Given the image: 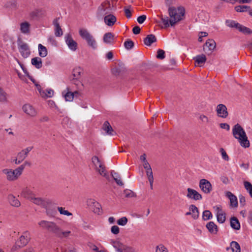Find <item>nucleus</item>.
Listing matches in <instances>:
<instances>
[{
	"instance_id": "f704fd0d",
	"label": "nucleus",
	"mask_w": 252,
	"mask_h": 252,
	"mask_svg": "<svg viewBox=\"0 0 252 252\" xmlns=\"http://www.w3.org/2000/svg\"><path fill=\"white\" fill-rule=\"evenodd\" d=\"M111 175L113 177L114 180L116 182L117 185L119 186H122L124 185V184L121 180V177L120 175L116 172H115L114 171H111Z\"/></svg>"
},
{
	"instance_id": "7ed1b4c3",
	"label": "nucleus",
	"mask_w": 252,
	"mask_h": 252,
	"mask_svg": "<svg viewBox=\"0 0 252 252\" xmlns=\"http://www.w3.org/2000/svg\"><path fill=\"white\" fill-rule=\"evenodd\" d=\"M116 1L115 0H106L98 6L96 16L99 19H102L103 17L115 10Z\"/></svg>"
},
{
	"instance_id": "5fc2aeb1",
	"label": "nucleus",
	"mask_w": 252,
	"mask_h": 252,
	"mask_svg": "<svg viewBox=\"0 0 252 252\" xmlns=\"http://www.w3.org/2000/svg\"><path fill=\"white\" fill-rule=\"evenodd\" d=\"M156 252H168V251L164 245L160 244L156 247Z\"/></svg>"
},
{
	"instance_id": "c9c22d12",
	"label": "nucleus",
	"mask_w": 252,
	"mask_h": 252,
	"mask_svg": "<svg viewBox=\"0 0 252 252\" xmlns=\"http://www.w3.org/2000/svg\"><path fill=\"white\" fill-rule=\"evenodd\" d=\"M193 60L199 65H201L206 61V56L203 55H198L193 58Z\"/></svg>"
},
{
	"instance_id": "ea45409f",
	"label": "nucleus",
	"mask_w": 252,
	"mask_h": 252,
	"mask_svg": "<svg viewBox=\"0 0 252 252\" xmlns=\"http://www.w3.org/2000/svg\"><path fill=\"white\" fill-rule=\"evenodd\" d=\"M230 247L233 252H241L240 246L237 242H231L230 243Z\"/></svg>"
},
{
	"instance_id": "c85d7f7f",
	"label": "nucleus",
	"mask_w": 252,
	"mask_h": 252,
	"mask_svg": "<svg viewBox=\"0 0 252 252\" xmlns=\"http://www.w3.org/2000/svg\"><path fill=\"white\" fill-rule=\"evenodd\" d=\"M45 11L43 8H36L30 13V15L32 18L39 17L43 15Z\"/></svg>"
},
{
	"instance_id": "69168bd1",
	"label": "nucleus",
	"mask_w": 252,
	"mask_h": 252,
	"mask_svg": "<svg viewBox=\"0 0 252 252\" xmlns=\"http://www.w3.org/2000/svg\"><path fill=\"white\" fill-rule=\"evenodd\" d=\"M146 19V16L145 15H143L139 16L137 19V21L139 24H142L144 22Z\"/></svg>"
},
{
	"instance_id": "49530a36",
	"label": "nucleus",
	"mask_w": 252,
	"mask_h": 252,
	"mask_svg": "<svg viewBox=\"0 0 252 252\" xmlns=\"http://www.w3.org/2000/svg\"><path fill=\"white\" fill-rule=\"evenodd\" d=\"M213 216L211 212L209 210H205L203 212L202 218L205 220H207L212 219Z\"/></svg>"
},
{
	"instance_id": "3c124183",
	"label": "nucleus",
	"mask_w": 252,
	"mask_h": 252,
	"mask_svg": "<svg viewBox=\"0 0 252 252\" xmlns=\"http://www.w3.org/2000/svg\"><path fill=\"white\" fill-rule=\"evenodd\" d=\"M250 7L247 5H238L235 6V9L238 12H243L247 10V9H249Z\"/></svg>"
},
{
	"instance_id": "e2e57ef3",
	"label": "nucleus",
	"mask_w": 252,
	"mask_h": 252,
	"mask_svg": "<svg viewBox=\"0 0 252 252\" xmlns=\"http://www.w3.org/2000/svg\"><path fill=\"white\" fill-rule=\"evenodd\" d=\"M164 54H165V52L163 50H158V54H157V57L158 59H163L165 58Z\"/></svg>"
},
{
	"instance_id": "338daca9",
	"label": "nucleus",
	"mask_w": 252,
	"mask_h": 252,
	"mask_svg": "<svg viewBox=\"0 0 252 252\" xmlns=\"http://www.w3.org/2000/svg\"><path fill=\"white\" fill-rule=\"evenodd\" d=\"M199 119L204 123H208L209 122V119L208 118L204 115H201L199 116Z\"/></svg>"
},
{
	"instance_id": "a18cd8bd",
	"label": "nucleus",
	"mask_w": 252,
	"mask_h": 252,
	"mask_svg": "<svg viewBox=\"0 0 252 252\" xmlns=\"http://www.w3.org/2000/svg\"><path fill=\"white\" fill-rule=\"evenodd\" d=\"M245 188L247 191L249 193L251 197H252V185L248 181L244 182Z\"/></svg>"
},
{
	"instance_id": "4d7b16f0",
	"label": "nucleus",
	"mask_w": 252,
	"mask_h": 252,
	"mask_svg": "<svg viewBox=\"0 0 252 252\" xmlns=\"http://www.w3.org/2000/svg\"><path fill=\"white\" fill-rule=\"evenodd\" d=\"M55 35L57 37H60L63 34V32L61 27H57L54 28Z\"/></svg>"
},
{
	"instance_id": "412c9836",
	"label": "nucleus",
	"mask_w": 252,
	"mask_h": 252,
	"mask_svg": "<svg viewBox=\"0 0 252 252\" xmlns=\"http://www.w3.org/2000/svg\"><path fill=\"white\" fill-rule=\"evenodd\" d=\"M103 18L105 24L109 27L113 26L117 21L116 16L110 13L105 15Z\"/></svg>"
},
{
	"instance_id": "a878e982",
	"label": "nucleus",
	"mask_w": 252,
	"mask_h": 252,
	"mask_svg": "<svg viewBox=\"0 0 252 252\" xmlns=\"http://www.w3.org/2000/svg\"><path fill=\"white\" fill-rule=\"evenodd\" d=\"M31 63L37 69H40L42 66V60L38 57L32 58L31 60Z\"/></svg>"
},
{
	"instance_id": "8fccbe9b",
	"label": "nucleus",
	"mask_w": 252,
	"mask_h": 252,
	"mask_svg": "<svg viewBox=\"0 0 252 252\" xmlns=\"http://www.w3.org/2000/svg\"><path fill=\"white\" fill-rule=\"evenodd\" d=\"M128 222V220L126 217H123L118 220L117 223L120 226H125Z\"/></svg>"
},
{
	"instance_id": "c03bdc74",
	"label": "nucleus",
	"mask_w": 252,
	"mask_h": 252,
	"mask_svg": "<svg viewBox=\"0 0 252 252\" xmlns=\"http://www.w3.org/2000/svg\"><path fill=\"white\" fill-rule=\"evenodd\" d=\"M237 30H238L240 32L245 34H250L252 32V31L251 30V29L245 26H243L241 24H240V26L238 27Z\"/></svg>"
},
{
	"instance_id": "4be33fe9",
	"label": "nucleus",
	"mask_w": 252,
	"mask_h": 252,
	"mask_svg": "<svg viewBox=\"0 0 252 252\" xmlns=\"http://www.w3.org/2000/svg\"><path fill=\"white\" fill-rule=\"evenodd\" d=\"M62 95L66 101H72L74 97V94L72 93L68 87L62 92Z\"/></svg>"
},
{
	"instance_id": "052dcab7",
	"label": "nucleus",
	"mask_w": 252,
	"mask_h": 252,
	"mask_svg": "<svg viewBox=\"0 0 252 252\" xmlns=\"http://www.w3.org/2000/svg\"><path fill=\"white\" fill-rule=\"evenodd\" d=\"M8 199L9 203L13 206H15L16 201L15 200V196L10 194L8 195Z\"/></svg>"
},
{
	"instance_id": "c756f323",
	"label": "nucleus",
	"mask_w": 252,
	"mask_h": 252,
	"mask_svg": "<svg viewBox=\"0 0 252 252\" xmlns=\"http://www.w3.org/2000/svg\"><path fill=\"white\" fill-rule=\"evenodd\" d=\"M112 245L117 252H122L125 244L120 241H114L112 242Z\"/></svg>"
},
{
	"instance_id": "f3484780",
	"label": "nucleus",
	"mask_w": 252,
	"mask_h": 252,
	"mask_svg": "<svg viewBox=\"0 0 252 252\" xmlns=\"http://www.w3.org/2000/svg\"><path fill=\"white\" fill-rule=\"evenodd\" d=\"M32 147H28L18 153L17 155V164L20 163L27 157L28 154L32 150Z\"/></svg>"
},
{
	"instance_id": "9d476101",
	"label": "nucleus",
	"mask_w": 252,
	"mask_h": 252,
	"mask_svg": "<svg viewBox=\"0 0 252 252\" xmlns=\"http://www.w3.org/2000/svg\"><path fill=\"white\" fill-rule=\"evenodd\" d=\"M24 113L31 117H35L37 115V111L31 104H25L22 107Z\"/></svg>"
},
{
	"instance_id": "bb28decb",
	"label": "nucleus",
	"mask_w": 252,
	"mask_h": 252,
	"mask_svg": "<svg viewBox=\"0 0 252 252\" xmlns=\"http://www.w3.org/2000/svg\"><path fill=\"white\" fill-rule=\"evenodd\" d=\"M157 41L156 36L154 34H149L144 40V44L147 46H150L153 43Z\"/></svg>"
},
{
	"instance_id": "cd10ccee",
	"label": "nucleus",
	"mask_w": 252,
	"mask_h": 252,
	"mask_svg": "<svg viewBox=\"0 0 252 252\" xmlns=\"http://www.w3.org/2000/svg\"><path fill=\"white\" fill-rule=\"evenodd\" d=\"M38 51L39 56L41 58H45L47 56V49L46 47L41 44L38 45Z\"/></svg>"
},
{
	"instance_id": "5701e85b",
	"label": "nucleus",
	"mask_w": 252,
	"mask_h": 252,
	"mask_svg": "<svg viewBox=\"0 0 252 252\" xmlns=\"http://www.w3.org/2000/svg\"><path fill=\"white\" fill-rule=\"evenodd\" d=\"M103 42L107 44H112L114 41V34L111 32L105 33L103 37Z\"/></svg>"
},
{
	"instance_id": "393cba45",
	"label": "nucleus",
	"mask_w": 252,
	"mask_h": 252,
	"mask_svg": "<svg viewBox=\"0 0 252 252\" xmlns=\"http://www.w3.org/2000/svg\"><path fill=\"white\" fill-rule=\"evenodd\" d=\"M2 172L7 175V179L8 181H13L16 178V175L14 170L11 169H5L2 170Z\"/></svg>"
},
{
	"instance_id": "a19ab883",
	"label": "nucleus",
	"mask_w": 252,
	"mask_h": 252,
	"mask_svg": "<svg viewBox=\"0 0 252 252\" xmlns=\"http://www.w3.org/2000/svg\"><path fill=\"white\" fill-rule=\"evenodd\" d=\"M27 165H30L29 163L27 161H25L22 165L17 168V178L22 174L23 170Z\"/></svg>"
},
{
	"instance_id": "4468645a",
	"label": "nucleus",
	"mask_w": 252,
	"mask_h": 252,
	"mask_svg": "<svg viewBox=\"0 0 252 252\" xmlns=\"http://www.w3.org/2000/svg\"><path fill=\"white\" fill-rule=\"evenodd\" d=\"M19 52L22 56L26 58L30 55V50L28 44L26 43H20L18 47Z\"/></svg>"
},
{
	"instance_id": "0e129e2a",
	"label": "nucleus",
	"mask_w": 252,
	"mask_h": 252,
	"mask_svg": "<svg viewBox=\"0 0 252 252\" xmlns=\"http://www.w3.org/2000/svg\"><path fill=\"white\" fill-rule=\"evenodd\" d=\"M62 252H75V249L70 247H65L62 248Z\"/></svg>"
},
{
	"instance_id": "473e14b6",
	"label": "nucleus",
	"mask_w": 252,
	"mask_h": 252,
	"mask_svg": "<svg viewBox=\"0 0 252 252\" xmlns=\"http://www.w3.org/2000/svg\"><path fill=\"white\" fill-rule=\"evenodd\" d=\"M189 210L192 214V217L193 219H197L199 217L198 208L194 205H191L189 207Z\"/></svg>"
},
{
	"instance_id": "6e6d98bb",
	"label": "nucleus",
	"mask_w": 252,
	"mask_h": 252,
	"mask_svg": "<svg viewBox=\"0 0 252 252\" xmlns=\"http://www.w3.org/2000/svg\"><path fill=\"white\" fill-rule=\"evenodd\" d=\"M146 173L149 183H151L154 180L152 169L146 170Z\"/></svg>"
},
{
	"instance_id": "e433bc0d",
	"label": "nucleus",
	"mask_w": 252,
	"mask_h": 252,
	"mask_svg": "<svg viewBox=\"0 0 252 252\" xmlns=\"http://www.w3.org/2000/svg\"><path fill=\"white\" fill-rule=\"evenodd\" d=\"M30 200L37 205L43 206L45 203L44 200L40 197H36L35 195L31 198Z\"/></svg>"
},
{
	"instance_id": "2f4dec72",
	"label": "nucleus",
	"mask_w": 252,
	"mask_h": 252,
	"mask_svg": "<svg viewBox=\"0 0 252 252\" xmlns=\"http://www.w3.org/2000/svg\"><path fill=\"white\" fill-rule=\"evenodd\" d=\"M206 227L209 231L213 234H216L218 231L217 226L213 221H210L206 225Z\"/></svg>"
},
{
	"instance_id": "39448f33",
	"label": "nucleus",
	"mask_w": 252,
	"mask_h": 252,
	"mask_svg": "<svg viewBox=\"0 0 252 252\" xmlns=\"http://www.w3.org/2000/svg\"><path fill=\"white\" fill-rule=\"evenodd\" d=\"M94 168L96 171L102 176L106 179L109 178V175L105 169V166L96 156H94L92 158Z\"/></svg>"
},
{
	"instance_id": "0eeeda50",
	"label": "nucleus",
	"mask_w": 252,
	"mask_h": 252,
	"mask_svg": "<svg viewBox=\"0 0 252 252\" xmlns=\"http://www.w3.org/2000/svg\"><path fill=\"white\" fill-rule=\"evenodd\" d=\"M88 207L95 214H99L101 212V205L93 198H89L87 200Z\"/></svg>"
},
{
	"instance_id": "9b49d317",
	"label": "nucleus",
	"mask_w": 252,
	"mask_h": 252,
	"mask_svg": "<svg viewBox=\"0 0 252 252\" xmlns=\"http://www.w3.org/2000/svg\"><path fill=\"white\" fill-rule=\"evenodd\" d=\"M187 192H188L186 196L189 199H193L196 201L200 200L202 199L201 194L195 189L188 188L187 189Z\"/></svg>"
},
{
	"instance_id": "774afa93",
	"label": "nucleus",
	"mask_w": 252,
	"mask_h": 252,
	"mask_svg": "<svg viewBox=\"0 0 252 252\" xmlns=\"http://www.w3.org/2000/svg\"><path fill=\"white\" fill-rule=\"evenodd\" d=\"M124 194L126 197H131L133 196V192L130 190H125Z\"/></svg>"
},
{
	"instance_id": "680f3d73",
	"label": "nucleus",
	"mask_w": 252,
	"mask_h": 252,
	"mask_svg": "<svg viewBox=\"0 0 252 252\" xmlns=\"http://www.w3.org/2000/svg\"><path fill=\"white\" fill-rule=\"evenodd\" d=\"M122 252H135V250L132 247L125 245Z\"/></svg>"
},
{
	"instance_id": "58836bf2",
	"label": "nucleus",
	"mask_w": 252,
	"mask_h": 252,
	"mask_svg": "<svg viewBox=\"0 0 252 252\" xmlns=\"http://www.w3.org/2000/svg\"><path fill=\"white\" fill-rule=\"evenodd\" d=\"M225 23V25L230 28H234L238 29V27L240 26L239 23L231 20H226Z\"/></svg>"
},
{
	"instance_id": "7c9ffc66",
	"label": "nucleus",
	"mask_w": 252,
	"mask_h": 252,
	"mask_svg": "<svg viewBox=\"0 0 252 252\" xmlns=\"http://www.w3.org/2000/svg\"><path fill=\"white\" fill-rule=\"evenodd\" d=\"M21 195L30 200L31 198L34 195V193L30 189L26 188L22 190Z\"/></svg>"
},
{
	"instance_id": "a211bd4d",
	"label": "nucleus",
	"mask_w": 252,
	"mask_h": 252,
	"mask_svg": "<svg viewBox=\"0 0 252 252\" xmlns=\"http://www.w3.org/2000/svg\"><path fill=\"white\" fill-rule=\"evenodd\" d=\"M216 47V43L213 39H208L203 46L204 51L207 54H210Z\"/></svg>"
},
{
	"instance_id": "de8ad7c7",
	"label": "nucleus",
	"mask_w": 252,
	"mask_h": 252,
	"mask_svg": "<svg viewBox=\"0 0 252 252\" xmlns=\"http://www.w3.org/2000/svg\"><path fill=\"white\" fill-rule=\"evenodd\" d=\"M58 210L61 215L67 216H71L72 215L71 213L68 212L67 210H66L64 208L62 207H58Z\"/></svg>"
},
{
	"instance_id": "f257e3e1",
	"label": "nucleus",
	"mask_w": 252,
	"mask_h": 252,
	"mask_svg": "<svg viewBox=\"0 0 252 252\" xmlns=\"http://www.w3.org/2000/svg\"><path fill=\"white\" fill-rule=\"evenodd\" d=\"M168 12L170 18L167 16L160 17V20L163 24L162 28H166L170 26H173L175 24L183 19L185 14V9L184 7L179 6H169Z\"/></svg>"
},
{
	"instance_id": "2eb2a0df",
	"label": "nucleus",
	"mask_w": 252,
	"mask_h": 252,
	"mask_svg": "<svg viewBox=\"0 0 252 252\" xmlns=\"http://www.w3.org/2000/svg\"><path fill=\"white\" fill-rule=\"evenodd\" d=\"M30 240V234L28 231H25L20 236L17 242V246L22 247L26 246Z\"/></svg>"
},
{
	"instance_id": "dca6fc26",
	"label": "nucleus",
	"mask_w": 252,
	"mask_h": 252,
	"mask_svg": "<svg viewBox=\"0 0 252 252\" xmlns=\"http://www.w3.org/2000/svg\"><path fill=\"white\" fill-rule=\"evenodd\" d=\"M216 111L218 116L222 118H226L228 115L226 107L222 104L217 105Z\"/></svg>"
},
{
	"instance_id": "6e6552de",
	"label": "nucleus",
	"mask_w": 252,
	"mask_h": 252,
	"mask_svg": "<svg viewBox=\"0 0 252 252\" xmlns=\"http://www.w3.org/2000/svg\"><path fill=\"white\" fill-rule=\"evenodd\" d=\"M199 186L201 191L206 194L210 193L213 189L211 183L205 179H202L199 181Z\"/></svg>"
},
{
	"instance_id": "37998d69",
	"label": "nucleus",
	"mask_w": 252,
	"mask_h": 252,
	"mask_svg": "<svg viewBox=\"0 0 252 252\" xmlns=\"http://www.w3.org/2000/svg\"><path fill=\"white\" fill-rule=\"evenodd\" d=\"M19 65L21 66L22 70H23L24 72L29 77L30 79L32 82V83L35 85V86L36 87V85L40 86L39 84H38L36 81L31 76L28 71L26 68L24 67L23 65H22L20 63H19Z\"/></svg>"
},
{
	"instance_id": "13d9d810",
	"label": "nucleus",
	"mask_w": 252,
	"mask_h": 252,
	"mask_svg": "<svg viewBox=\"0 0 252 252\" xmlns=\"http://www.w3.org/2000/svg\"><path fill=\"white\" fill-rule=\"evenodd\" d=\"M220 152L222 158L224 159L225 160L228 161L229 160V157L228 155H227L226 152L223 148H220Z\"/></svg>"
},
{
	"instance_id": "79ce46f5",
	"label": "nucleus",
	"mask_w": 252,
	"mask_h": 252,
	"mask_svg": "<svg viewBox=\"0 0 252 252\" xmlns=\"http://www.w3.org/2000/svg\"><path fill=\"white\" fill-rule=\"evenodd\" d=\"M82 71V69L81 67H77L74 68L72 71L73 78H79Z\"/></svg>"
},
{
	"instance_id": "864d4df0",
	"label": "nucleus",
	"mask_w": 252,
	"mask_h": 252,
	"mask_svg": "<svg viewBox=\"0 0 252 252\" xmlns=\"http://www.w3.org/2000/svg\"><path fill=\"white\" fill-rule=\"evenodd\" d=\"M47 42L52 46L56 47L58 43L55 38L53 36H50L47 39Z\"/></svg>"
},
{
	"instance_id": "72a5a7b5",
	"label": "nucleus",
	"mask_w": 252,
	"mask_h": 252,
	"mask_svg": "<svg viewBox=\"0 0 252 252\" xmlns=\"http://www.w3.org/2000/svg\"><path fill=\"white\" fill-rule=\"evenodd\" d=\"M230 225L232 228L235 230H239L240 228V224L239 220L235 217H233L231 219Z\"/></svg>"
},
{
	"instance_id": "f03ea898",
	"label": "nucleus",
	"mask_w": 252,
	"mask_h": 252,
	"mask_svg": "<svg viewBox=\"0 0 252 252\" xmlns=\"http://www.w3.org/2000/svg\"><path fill=\"white\" fill-rule=\"evenodd\" d=\"M232 134L235 138L238 140L242 147L244 148L250 147V142L246 132L239 124H237L234 126L232 128Z\"/></svg>"
},
{
	"instance_id": "4c0bfd02",
	"label": "nucleus",
	"mask_w": 252,
	"mask_h": 252,
	"mask_svg": "<svg viewBox=\"0 0 252 252\" xmlns=\"http://www.w3.org/2000/svg\"><path fill=\"white\" fill-rule=\"evenodd\" d=\"M72 83L74 85L76 86L77 90L79 91H82L84 88V85L82 81H81L79 78H73Z\"/></svg>"
},
{
	"instance_id": "603ef678",
	"label": "nucleus",
	"mask_w": 252,
	"mask_h": 252,
	"mask_svg": "<svg viewBox=\"0 0 252 252\" xmlns=\"http://www.w3.org/2000/svg\"><path fill=\"white\" fill-rule=\"evenodd\" d=\"M124 46L126 49L130 50L134 46V42L130 40H126L124 43Z\"/></svg>"
},
{
	"instance_id": "20e7f679",
	"label": "nucleus",
	"mask_w": 252,
	"mask_h": 252,
	"mask_svg": "<svg viewBox=\"0 0 252 252\" xmlns=\"http://www.w3.org/2000/svg\"><path fill=\"white\" fill-rule=\"evenodd\" d=\"M80 36L87 43V44L93 49L97 48V43L94 36L85 29H80L79 30Z\"/></svg>"
},
{
	"instance_id": "423d86ee",
	"label": "nucleus",
	"mask_w": 252,
	"mask_h": 252,
	"mask_svg": "<svg viewBox=\"0 0 252 252\" xmlns=\"http://www.w3.org/2000/svg\"><path fill=\"white\" fill-rule=\"evenodd\" d=\"M38 224L43 229L47 230L54 234L59 232L60 227L56 223L53 221H49L42 220L38 222Z\"/></svg>"
},
{
	"instance_id": "bf43d9fd",
	"label": "nucleus",
	"mask_w": 252,
	"mask_h": 252,
	"mask_svg": "<svg viewBox=\"0 0 252 252\" xmlns=\"http://www.w3.org/2000/svg\"><path fill=\"white\" fill-rule=\"evenodd\" d=\"M111 232L114 234L117 235L120 232V228L117 225H113L111 227Z\"/></svg>"
},
{
	"instance_id": "09e8293b",
	"label": "nucleus",
	"mask_w": 252,
	"mask_h": 252,
	"mask_svg": "<svg viewBox=\"0 0 252 252\" xmlns=\"http://www.w3.org/2000/svg\"><path fill=\"white\" fill-rule=\"evenodd\" d=\"M70 233V231H63L60 227V231L59 233H56V235L60 238L66 237Z\"/></svg>"
},
{
	"instance_id": "ddd939ff",
	"label": "nucleus",
	"mask_w": 252,
	"mask_h": 252,
	"mask_svg": "<svg viewBox=\"0 0 252 252\" xmlns=\"http://www.w3.org/2000/svg\"><path fill=\"white\" fill-rule=\"evenodd\" d=\"M36 88L41 96L44 98L52 97L54 95V91L51 89L43 90L41 86L36 85Z\"/></svg>"
},
{
	"instance_id": "6ab92c4d",
	"label": "nucleus",
	"mask_w": 252,
	"mask_h": 252,
	"mask_svg": "<svg viewBox=\"0 0 252 252\" xmlns=\"http://www.w3.org/2000/svg\"><path fill=\"white\" fill-rule=\"evenodd\" d=\"M217 220L220 223H223L225 220V214L219 206L214 207Z\"/></svg>"
},
{
	"instance_id": "aec40b11",
	"label": "nucleus",
	"mask_w": 252,
	"mask_h": 252,
	"mask_svg": "<svg viewBox=\"0 0 252 252\" xmlns=\"http://www.w3.org/2000/svg\"><path fill=\"white\" fill-rule=\"evenodd\" d=\"M225 195L230 200V206L234 208L237 207L238 200L237 197L229 191H226Z\"/></svg>"
},
{
	"instance_id": "f8f14e48",
	"label": "nucleus",
	"mask_w": 252,
	"mask_h": 252,
	"mask_svg": "<svg viewBox=\"0 0 252 252\" xmlns=\"http://www.w3.org/2000/svg\"><path fill=\"white\" fill-rule=\"evenodd\" d=\"M31 25L30 22L24 21L19 24V30L24 35H29L31 32Z\"/></svg>"
},
{
	"instance_id": "b1692460",
	"label": "nucleus",
	"mask_w": 252,
	"mask_h": 252,
	"mask_svg": "<svg viewBox=\"0 0 252 252\" xmlns=\"http://www.w3.org/2000/svg\"><path fill=\"white\" fill-rule=\"evenodd\" d=\"M102 129L108 135H114L115 133L110 124L107 121L104 123Z\"/></svg>"
},
{
	"instance_id": "1a4fd4ad",
	"label": "nucleus",
	"mask_w": 252,
	"mask_h": 252,
	"mask_svg": "<svg viewBox=\"0 0 252 252\" xmlns=\"http://www.w3.org/2000/svg\"><path fill=\"white\" fill-rule=\"evenodd\" d=\"M65 42L68 48L72 51H75L77 48V43L74 40L70 34L67 33L64 36Z\"/></svg>"
}]
</instances>
